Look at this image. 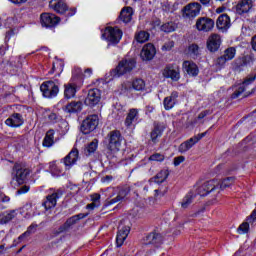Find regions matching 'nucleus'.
Returning <instances> with one entry per match:
<instances>
[{
    "instance_id": "nucleus-34",
    "label": "nucleus",
    "mask_w": 256,
    "mask_h": 256,
    "mask_svg": "<svg viewBox=\"0 0 256 256\" xmlns=\"http://www.w3.org/2000/svg\"><path fill=\"white\" fill-rule=\"evenodd\" d=\"M129 233H130L129 227H123L118 230V233L116 236L117 247H121L123 243H125V239L129 237Z\"/></svg>"
},
{
    "instance_id": "nucleus-1",
    "label": "nucleus",
    "mask_w": 256,
    "mask_h": 256,
    "mask_svg": "<svg viewBox=\"0 0 256 256\" xmlns=\"http://www.w3.org/2000/svg\"><path fill=\"white\" fill-rule=\"evenodd\" d=\"M83 85V70L74 68L72 71L71 83L64 86V96L66 99H73L77 93V87Z\"/></svg>"
},
{
    "instance_id": "nucleus-24",
    "label": "nucleus",
    "mask_w": 256,
    "mask_h": 256,
    "mask_svg": "<svg viewBox=\"0 0 256 256\" xmlns=\"http://www.w3.org/2000/svg\"><path fill=\"white\" fill-rule=\"evenodd\" d=\"M23 123H25V121L23 120V115L20 113H14L5 120V125L12 128L21 127Z\"/></svg>"
},
{
    "instance_id": "nucleus-63",
    "label": "nucleus",
    "mask_w": 256,
    "mask_h": 256,
    "mask_svg": "<svg viewBox=\"0 0 256 256\" xmlns=\"http://www.w3.org/2000/svg\"><path fill=\"white\" fill-rule=\"evenodd\" d=\"M108 191L112 193V195H109V197H113V195H115V188H109Z\"/></svg>"
},
{
    "instance_id": "nucleus-40",
    "label": "nucleus",
    "mask_w": 256,
    "mask_h": 256,
    "mask_svg": "<svg viewBox=\"0 0 256 256\" xmlns=\"http://www.w3.org/2000/svg\"><path fill=\"white\" fill-rule=\"evenodd\" d=\"M235 183V178L233 177H228L222 180L221 182H218V187L217 189H221L223 191L224 189H227V187H231Z\"/></svg>"
},
{
    "instance_id": "nucleus-41",
    "label": "nucleus",
    "mask_w": 256,
    "mask_h": 256,
    "mask_svg": "<svg viewBox=\"0 0 256 256\" xmlns=\"http://www.w3.org/2000/svg\"><path fill=\"white\" fill-rule=\"evenodd\" d=\"M135 40L137 43H146V41H149V34L146 31H139L135 34Z\"/></svg>"
},
{
    "instance_id": "nucleus-53",
    "label": "nucleus",
    "mask_w": 256,
    "mask_h": 256,
    "mask_svg": "<svg viewBox=\"0 0 256 256\" xmlns=\"http://www.w3.org/2000/svg\"><path fill=\"white\" fill-rule=\"evenodd\" d=\"M97 207H101V203L92 202L86 206V208L90 211H93V209H97Z\"/></svg>"
},
{
    "instance_id": "nucleus-19",
    "label": "nucleus",
    "mask_w": 256,
    "mask_h": 256,
    "mask_svg": "<svg viewBox=\"0 0 256 256\" xmlns=\"http://www.w3.org/2000/svg\"><path fill=\"white\" fill-rule=\"evenodd\" d=\"M215 27V21L211 18L202 17L196 21V29L198 31H204L205 33L212 31Z\"/></svg>"
},
{
    "instance_id": "nucleus-64",
    "label": "nucleus",
    "mask_w": 256,
    "mask_h": 256,
    "mask_svg": "<svg viewBox=\"0 0 256 256\" xmlns=\"http://www.w3.org/2000/svg\"><path fill=\"white\" fill-rule=\"evenodd\" d=\"M205 114L204 112H201L199 115H198V119H203L205 117Z\"/></svg>"
},
{
    "instance_id": "nucleus-58",
    "label": "nucleus",
    "mask_w": 256,
    "mask_h": 256,
    "mask_svg": "<svg viewBox=\"0 0 256 256\" xmlns=\"http://www.w3.org/2000/svg\"><path fill=\"white\" fill-rule=\"evenodd\" d=\"M201 5H204V7H209L211 5V0H199Z\"/></svg>"
},
{
    "instance_id": "nucleus-11",
    "label": "nucleus",
    "mask_w": 256,
    "mask_h": 256,
    "mask_svg": "<svg viewBox=\"0 0 256 256\" xmlns=\"http://www.w3.org/2000/svg\"><path fill=\"white\" fill-rule=\"evenodd\" d=\"M205 135H207V132H203L182 142L178 147V153H181L182 155L187 153V151L193 149V147H195V145H197L200 139L205 137Z\"/></svg>"
},
{
    "instance_id": "nucleus-25",
    "label": "nucleus",
    "mask_w": 256,
    "mask_h": 256,
    "mask_svg": "<svg viewBox=\"0 0 256 256\" xmlns=\"http://www.w3.org/2000/svg\"><path fill=\"white\" fill-rule=\"evenodd\" d=\"M182 69L190 77H197L199 75V66L193 61L186 60L182 64Z\"/></svg>"
},
{
    "instance_id": "nucleus-17",
    "label": "nucleus",
    "mask_w": 256,
    "mask_h": 256,
    "mask_svg": "<svg viewBox=\"0 0 256 256\" xmlns=\"http://www.w3.org/2000/svg\"><path fill=\"white\" fill-rule=\"evenodd\" d=\"M137 123H139V109L131 108L128 111V114L124 121V125H125V127H127V129H131V128L135 127V125H137Z\"/></svg>"
},
{
    "instance_id": "nucleus-20",
    "label": "nucleus",
    "mask_w": 256,
    "mask_h": 256,
    "mask_svg": "<svg viewBox=\"0 0 256 256\" xmlns=\"http://www.w3.org/2000/svg\"><path fill=\"white\" fill-rule=\"evenodd\" d=\"M163 243V236L157 232H151L149 233L144 239H143V245H153L154 247H159Z\"/></svg>"
},
{
    "instance_id": "nucleus-33",
    "label": "nucleus",
    "mask_w": 256,
    "mask_h": 256,
    "mask_svg": "<svg viewBox=\"0 0 256 256\" xmlns=\"http://www.w3.org/2000/svg\"><path fill=\"white\" fill-rule=\"evenodd\" d=\"M82 109L83 103L81 101H72L63 107V111H65V113H79Z\"/></svg>"
},
{
    "instance_id": "nucleus-54",
    "label": "nucleus",
    "mask_w": 256,
    "mask_h": 256,
    "mask_svg": "<svg viewBox=\"0 0 256 256\" xmlns=\"http://www.w3.org/2000/svg\"><path fill=\"white\" fill-rule=\"evenodd\" d=\"M91 201L93 203H101V195L100 194H93L91 196Z\"/></svg>"
},
{
    "instance_id": "nucleus-62",
    "label": "nucleus",
    "mask_w": 256,
    "mask_h": 256,
    "mask_svg": "<svg viewBox=\"0 0 256 256\" xmlns=\"http://www.w3.org/2000/svg\"><path fill=\"white\" fill-rule=\"evenodd\" d=\"M5 51H7V48L5 46L0 47V55H5Z\"/></svg>"
},
{
    "instance_id": "nucleus-55",
    "label": "nucleus",
    "mask_w": 256,
    "mask_h": 256,
    "mask_svg": "<svg viewBox=\"0 0 256 256\" xmlns=\"http://www.w3.org/2000/svg\"><path fill=\"white\" fill-rule=\"evenodd\" d=\"M111 181H113V176L111 175H107L102 178V183H111Z\"/></svg>"
},
{
    "instance_id": "nucleus-38",
    "label": "nucleus",
    "mask_w": 256,
    "mask_h": 256,
    "mask_svg": "<svg viewBox=\"0 0 256 256\" xmlns=\"http://www.w3.org/2000/svg\"><path fill=\"white\" fill-rule=\"evenodd\" d=\"M120 19L123 23H131V19H133V8L126 7L122 9L120 12Z\"/></svg>"
},
{
    "instance_id": "nucleus-48",
    "label": "nucleus",
    "mask_w": 256,
    "mask_h": 256,
    "mask_svg": "<svg viewBox=\"0 0 256 256\" xmlns=\"http://www.w3.org/2000/svg\"><path fill=\"white\" fill-rule=\"evenodd\" d=\"M49 171L53 177H57V163L56 162H50L49 163Z\"/></svg>"
},
{
    "instance_id": "nucleus-35",
    "label": "nucleus",
    "mask_w": 256,
    "mask_h": 256,
    "mask_svg": "<svg viewBox=\"0 0 256 256\" xmlns=\"http://www.w3.org/2000/svg\"><path fill=\"white\" fill-rule=\"evenodd\" d=\"M17 217V210H10L0 214V225H5Z\"/></svg>"
},
{
    "instance_id": "nucleus-12",
    "label": "nucleus",
    "mask_w": 256,
    "mask_h": 256,
    "mask_svg": "<svg viewBox=\"0 0 256 256\" xmlns=\"http://www.w3.org/2000/svg\"><path fill=\"white\" fill-rule=\"evenodd\" d=\"M60 21H61V18H59L53 13H42L40 15V23L42 27H46V29L57 27Z\"/></svg>"
},
{
    "instance_id": "nucleus-56",
    "label": "nucleus",
    "mask_w": 256,
    "mask_h": 256,
    "mask_svg": "<svg viewBox=\"0 0 256 256\" xmlns=\"http://www.w3.org/2000/svg\"><path fill=\"white\" fill-rule=\"evenodd\" d=\"M9 1L14 5H23V3H27V0H9Z\"/></svg>"
},
{
    "instance_id": "nucleus-21",
    "label": "nucleus",
    "mask_w": 256,
    "mask_h": 256,
    "mask_svg": "<svg viewBox=\"0 0 256 256\" xmlns=\"http://www.w3.org/2000/svg\"><path fill=\"white\" fill-rule=\"evenodd\" d=\"M237 55V49L235 47H229L224 51V54L217 59V65L223 67L227 61H233Z\"/></svg>"
},
{
    "instance_id": "nucleus-10",
    "label": "nucleus",
    "mask_w": 256,
    "mask_h": 256,
    "mask_svg": "<svg viewBox=\"0 0 256 256\" xmlns=\"http://www.w3.org/2000/svg\"><path fill=\"white\" fill-rule=\"evenodd\" d=\"M98 125L99 116L95 114L90 115L82 122L81 131L84 135H89V133H92V131L97 129Z\"/></svg>"
},
{
    "instance_id": "nucleus-57",
    "label": "nucleus",
    "mask_w": 256,
    "mask_h": 256,
    "mask_svg": "<svg viewBox=\"0 0 256 256\" xmlns=\"http://www.w3.org/2000/svg\"><path fill=\"white\" fill-rule=\"evenodd\" d=\"M56 69H58V71H63V62L62 61H56Z\"/></svg>"
},
{
    "instance_id": "nucleus-29",
    "label": "nucleus",
    "mask_w": 256,
    "mask_h": 256,
    "mask_svg": "<svg viewBox=\"0 0 256 256\" xmlns=\"http://www.w3.org/2000/svg\"><path fill=\"white\" fill-rule=\"evenodd\" d=\"M253 7V0H240L236 5V13L243 15L249 13Z\"/></svg>"
},
{
    "instance_id": "nucleus-52",
    "label": "nucleus",
    "mask_w": 256,
    "mask_h": 256,
    "mask_svg": "<svg viewBox=\"0 0 256 256\" xmlns=\"http://www.w3.org/2000/svg\"><path fill=\"white\" fill-rule=\"evenodd\" d=\"M184 161H185V156H178V157H175V158H174V162H173L174 167H179V165H180L181 163H183Z\"/></svg>"
},
{
    "instance_id": "nucleus-9",
    "label": "nucleus",
    "mask_w": 256,
    "mask_h": 256,
    "mask_svg": "<svg viewBox=\"0 0 256 256\" xmlns=\"http://www.w3.org/2000/svg\"><path fill=\"white\" fill-rule=\"evenodd\" d=\"M201 13V5L199 2H192L186 5L182 9V17L183 19H186V21H193L195 17H198V15Z\"/></svg>"
},
{
    "instance_id": "nucleus-7",
    "label": "nucleus",
    "mask_w": 256,
    "mask_h": 256,
    "mask_svg": "<svg viewBox=\"0 0 256 256\" xmlns=\"http://www.w3.org/2000/svg\"><path fill=\"white\" fill-rule=\"evenodd\" d=\"M40 91L46 99H55L59 95V85L57 82L49 80L41 84Z\"/></svg>"
},
{
    "instance_id": "nucleus-37",
    "label": "nucleus",
    "mask_w": 256,
    "mask_h": 256,
    "mask_svg": "<svg viewBox=\"0 0 256 256\" xmlns=\"http://www.w3.org/2000/svg\"><path fill=\"white\" fill-rule=\"evenodd\" d=\"M127 197V192L125 190H122L118 193V195L115 198H108L105 203L104 207H111V205H115V203H119V201H123Z\"/></svg>"
},
{
    "instance_id": "nucleus-6",
    "label": "nucleus",
    "mask_w": 256,
    "mask_h": 256,
    "mask_svg": "<svg viewBox=\"0 0 256 256\" xmlns=\"http://www.w3.org/2000/svg\"><path fill=\"white\" fill-rule=\"evenodd\" d=\"M49 7L55 11V13H58V15H65V13L68 11V17H73V15L77 13V8L69 9V6H67V3H65L63 0H51L49 2Z\"/></svg>"
},
{
    "instance_id": "nucleus-2",
    "label": "nucleus",
    "mask_w": 256,
    "mask_h": 256,
    "mask_svg": "<svg viewBox=\"0 0 256 256\" xmlns=\"http://www.w3.org/2000/svg\"><path fill=\"white\" fill-rule=\"evenodd\" d=\"M31 173L29 168H26L25 164L23 163H16L14 164L11 172V181L10 185L14 189L16 187H20V185H23L25 183V179H27V176Z\"/></svg>"
},
{
    "instance_id": "nucleus-46",
    "label": "nucleus",
    "mask_w": 256,
    "mask_h": 256,
    "mask_svg": "<svg viewBox=\"0 0 256 256\" xmlns=\"http://www.w3.org/2000/svg\"><path fill=\"white\" fill-rule=\"evenodd\" d=\"M188 51L190 55L197 57V55H199V46L197 44H192L189 46Z\"/></svg>"
},
{
    "instance_id": "nucleus-18",
    "label": "nucleus",
    "mask_w": 256,
    "mask_h": 256,
    "mask_svg": "<svg viewBox=\"0 0 256 256\" xmlns=\"http://www.w3.org/2000/svg\"><path fill=\"white\" fill-rule=\"evenodd\" d=\"M99 101H101V91H99L97 88H94L88 91V95L85 98L84 103L88 107H95Z\"/></svg>"
},
{
    "instance_id": "nucleus-45",
    "label": "nucleus",
    "mask_w": 256,
    "mask_h": 256,
    "mask_svg": "<svg viewBox=\"0 0 256 256\" xmlns=\"http://www.w3.org/2000/svg\"><path fill=\"white\" fill-rule=\"evenodd\" d=\"M35 231H37V224H31L27 231L24 232L22 235H20L18 237L19 241H21L22 239H24L25 237H27V235H31L32 233H35Z\"/></svg>"
},
{
    "instance_id": "nucleus-8",
    "label": "nucleus",
    "mask_w": 256,
    "mask_h": 256,
    "mask_svg": "<svg viewBox=\"0 0 256 256\" xmlns=\"http://www.w3.org/2000/svg\"><path fill=\"white\" fill-rule=\"evenodd\" d=\"M102 37L111 45H117L123 37V31L118 27H107L102 34Z\"/></svg>"
},
{
    "instance_id": "nucleus-23",
    "label": "nucleus",
    "mask_w": 256,
    "mask_h": 256,
    "mask_svg": "<svg viewBox=\"0 0 256 256\" xmlns=\"http://www.w3.org/2000/svg\"><path fill=\"white\" fill-rule=\"evenodd\" d=\"M219 47H221V36L218 34L210 35L207 40L208 51H210V53H215L219 51Z\"/></svg>"
},
{
    "instance_id": "nucleus-3",
    "label": "nucleus",
    "mask_w": 256,
    "mask_h": 256,
    "mask_svg": "<svg viewBox=\"0 0 256 256\" xmlns=\"http://www.w3.org/2000/svg\"><path fill=\"white\" fill-rule=\"evenodd\" d=\"M256 76L247 77L241 84L236 86L234 93L232 94V99H238L241 97L243 93H245V97H249V95H253L255 93V88L253 87V83H255Z\"/></svg>"
},
{
    "instance_id": "nucleus-26",
    "label": "nucleus",
    "mask_w": 256,
    "mask_h": 256,
    "mask_svg": "<svg viewBox=\"0 0 256 256\" xmlns=\"http://www.w3.org/2000/svg\"><path fill=\"white\" fill-rule=\"evenodd\" d=\"M156 53L157 50H155V46L151 43H148L142 48L140 57L143 59V61H151V59L155 57Z\"/></svg>"
},
{
    "instance_id": "nucleus-27",
    "label": "nucleus",
    "mask_w": 256,
    "mask_h": 256,
    "mask_svg": "<svg viewBox=\"0 0 256 256\" xmlns=\"http://www.w3.org/2000/svg\"><path fill=\"white\" fill-rule=\"evenodd\" d=\"M249 224L256 225V209L253 210L252 214L248 217L247 222L242 223L237 231L240 235H245V233H249Z\"/></svg>"
},
{
    "instance_id": "nucleus-15",
    "label": "nucleus",
    "mask_w": 256,
    "mask_h": 256,
    "mask_svg": "<svg viewBox=\"0 0 256 256\" xmlns=\"http://www.w3.org/2000/svg\"><path fill=\"white\" fill-rule=\"evenodd\" d=\"M77 161H79V150L73 148L68 155L61 160V163H63L66 171H69L71 167L77 165Z\"/></svg>"
},
{
    "instance_id": "nucleus-36",
    "label": "nucleus",
    "mask_w": 256,
    "mask_h": 256,
    "mask_svg": "<svg viewBox=\"0 0 256 256\" xmlns=\"http://www.w3.org/2000/svg\"><path fill=\"white\" fill-rule=\"evenodd\" d=\"M43 147L50 148L55 145V130H48L42 142Z\"/></svg>"
},
{
    "instance_id": "nucleus-44",
    "label": "nucleus",
    "mask_w": 256,
    "mask_h": 256,
    "mask_svg": "<svg viewBox=\"0 0 256 256\" xmlns=\"http://www.w3.org/2000/svg\"><path fill=\"white\" fill-rule=\"evenodd\" d=\"M44 115L48 117L50 123H57V121H59V115L55 114V112H51V110H46Z\"/></svg>"
},
{
    "instance_id": "nucleus-49",
    "label": "nucleus",
    "mask_w": 256,
    "mask_h": 256,
    "mask_svg": "<svg viewBox=\"0 0 256 256\" xmlns=\"http://www.w3.org/2000/svg\"><path fill=\"white\" fill-rule=\"evenodd\" d=\"M77 221H79V216H72L66 221L65 225L66 227H71V225H75Z\"/></svg>"
},
{
    "instance_id": "nucleus-14",
    "label": "nucleus",
    "mask_w": 256,
    "mask_h": 256,
    "mask_svg": "<svg viewBox=\"0 0 256 256\" xmlns=\"http://www.w3.org/2000/svg\"><path fill=\"white\" fill-rule=\"evenodd\" d=\"M219 187V181L217 180H209L204 182L201 186L197 188V193L200 197H205L209 195V193H213L215 189Z\"/></svg>"
},
{
    "instance_id": "nucleus-51",
    "label": "nucleus",
    "mask_w": 256,
    "mask_h": 256,
    "mask_svg": "<svg viewBox=\"0 0 256 256\" xmlns=\"http://www.w3.org/2000/svg\"><path fill=\"white\" fill-rule=\"evenodd\" d=\"M30 186L24 185L19 190H17L16 195H24V193H29Z\"/></svg>"
},
{
    "instance_id": "nucleus-31",
    "label": "nucleus",
    "mask_w": 256,
    "mask_h": 256,
    "mask_svg": "<svg viewBox=\"0 0 256 256\" xmlns=\"http://www.w3.org/2000/svg\"><path fill=\"white\" fill-rule=\"evenodd\" d=\"M179 97V93L174 91L170 96L164 98L163 105L166 111H171L175 105H177V98Z\"/></svg>"
},
{
    "instance_id": "nucleus-16",
    "label": "nucleus",
    "mask_w": 256,
    "mask_h": 256,
    "mask_svg": "<svg viewBox=\"0 0 256 256\" xmlns=\"http://www.w3.org/2000/svg\"><path fill=\"white\" fill-rule=\"evenodd\" d=\"M163 75L164 77H166V79H172V81H179V79L181 78L179 65H167L163 70Z\"/></svg>"
},
{
    "instance_id": "nucleus-22",
    "label": "nucleus",
    "mask_w": 256,
    "mask_h": 256,
    "mask_svg": "<svg viewBox=\"0 0 256 256\" xmlns=\"http://www.w3.org/2000/svg\"><path fill=\"white\" fill-rule=\"evenodd\" d=\"M216 27L218 31L225 33L231 27V18L227 14H222L217 18Z\"/></svg>"
},
{
    "instance_id": "nucleus-47",
    "label": "nucleus",
    "mask_w": 256,
    "mask_h": 256,
    "mask_svg": "<svg viewBox=\"0 0 256 256\" xmlns=\"http://www.w3.org/2000/svg\"><path fill=\"white\" fill-rule=\"evenodd\" d=\"M150 161H165V156L159 153H155L149 157Z\"/></svg>"
},
{
    "instance_id": "nucleus-59",
    "label": "nucleus",
    "mask_w": 256,
    "mask_h": 256,
    "mask_svg": "<svg viewBox=\"0 0 256 256\" xmlns=\"http://www.w3.org/2000/svg\"><path fill=\"white\" fill-rule=\"evenodd\" d=\"M85 77H91L93 75V70L91 68H87L85 71Z\"/></svg>"
},
{
    "instance_id": "nucleus-43",
    "label": "nucleus",
    "mask_w": 256,
    "mask_h": 256,
    "mask_svg": "<svg viewBox=\"0 0 256 256\" xmlns=\"http://www.w3.org/2000/svg\"><path fill=\"white\" fill-rule=\"evenodd\" d=\"M97 147H98V141L97 139H95L86 147L85 149L86 155H91V153H94L95 151H97Z\"/></svg>"
},
{
    "instance_id": "nucleus-42",
    "label": "nucleus",
    "mask_w": 256,
    "mask_h": 256,
    "mask_svg": "<svg viewBox=\"0 0 256 256\" xmlns=\"http://www.w3.org/2000/svg\"><path fill=\"white\" fill-rule=\"evenodd\" d=\"M175 29H177V26L173 22H168L161 26V31H164V33H173Z\"/></svg>"
},
{
    "instance_id": "nucleus-50",
    "label": "nucleus",
    "mask_w": 256,
    "mask_h": 256,
    "mask_svg": "<svg viewBox=\"0 0 256 256\" xmlns=\"http://www.w3.org/2000/svg\"><path fill=\"white\" fill-rule=\"evenodd\" d=\"M175 47V42L168 41L162 46V51H171Z\"/></svg>"
},
{
    "instance_id": "nucleus-28",
    "label": "nucleus",
    "mask_w": 256,
    "mask_h": 256,
    "mask_svg": "<svg viewBox=\"0 0 256 256\" xmlns=\"http://www.w3.org/2000/svg\"><path fill=\"white\" fill-rule=\"evenodd\" d=\"M61 198V194L54 191L52 194L46 196V201L43 202V207L48 211V209H53L57 206V199Z\"/></svg>"
},
{
    "instance_id": "nucleus-5",
    "label": "nucleus",
    "mask_w": 256,
    "mask_h": 256,
    "mask_svg": "<svg viewBox=\"0 0 256 256\" xmlns=\"http://www.w3.org/2000/svg\"><path fill=\"white\" fill-rule=\"evenodd\" d=\"M135 67H137L135 59H123L118 63L117 67L112 70V76L121 77L127 75V73H131Z\"/></svg>"
},
{
    "instance_id": "nucleus-32",
    "label": "nucleus",
    "mask_w": 256,
    "mask_h": 256,
    "mask_svg": "<svg viewBox=\"0 0 256 256\" xmlns=\"http://www.w3.org/2000/svg\"><path fill=\"white\" fill-rule=\"evenodd\" d=\"M194 199L195 194H193V192H189L188 194H186L179 202L181 211H187V209H189L193 204Z\"/></svg>"
},
{
    "instance_id": "nucleus-4",
    "label": "nucleus",
    "mask_w": 256,
    "mask_h": 256,
    "mask_svg": "<svg viewBox=\"0 0 256 256\" xmlns=\"http://www.w3.org/2000/svg\"><path fill=\"white\" fill-rule=\"evenodd\" d=\"M106 139L108 141V149L112 151V153H118V151H121V148L123 147V141H125L121 131H110Z\"/></svg>"
},
{
    "instance_id": "nucleus-13",
    "label": "nucleus",
    "mask_w": 256,
    "mask_h": 256,
    "mask_svg": "<svg viewBox=\"0 0 256 256\" xmlns=\"http://www.w3.org/2000/svg\"><path fill=\"white\" fill-rule=\"evenodd\" d=\"M123 87L128 93H131V91H147V84L145 83V80L141 78H135L132 81H128L124 83Z\"/></svg>"
},
{
    "instance_id": "nucleus-61",
    "label": "nucleus",
    "mask_w": 256,
    "mask_h": 256,
    "mask_svg": "<svg viewBox=\"0 0 256 256\" xmlns=\"http://www.w3.org/2000/svg\"><path fill=\"white\" fill-rule=\"evenodd\" d=\"M1 201L2 203H9V201H11V198L9 196H3Z\"/></svg>"
},
{
    "instance_id": "nucleus-60",
    "label": "nucleus",
    "mask_w": 256,
    "mask_h": 256,
    "mask_svg": "<svg viewBox=\"0 0 256 256\" xmlns=\"http://www.w3.org/2000/svg\"><path fill=\"white\" fill-rule=\"evenodd\" d=\"M153 111H155V107L153 106H146V114L147 113H153Z\"/></svg>"
},
{
    "instance_id": "nucleus-39",
    "label": "nucleus",
    "mask_w": 256,
    "mask_h": 256,
    "mask_svg": "<svg viewBox=\"0 0 256 256\" xmlns=\"http://www.w3.org/2000/svg\"><path fill=\"white\" fill-rule=\"evenodd\" d=\"M169 177V171L167 170H161L158 174L155 175L154 178H152V181L154 183H164L167 178Z\"/></svg>"
},
{
    "instance_id": "nucleus-30",
    "label": "nucleus",
    "mask_w": 256,
    "mask_h": 256,
    "mask_svg": "<svg viewBox=\"0 0 256 256\" xmlns=\"http://www.w3.org/2000/svg\"><path fill=\"white\" fill-rule=\"evenodd\" d=\"M165 126L163 124H155L153 130L150 133V139L152 143H159V139L163 136Z\"/></svg>"
}]
</instances>
